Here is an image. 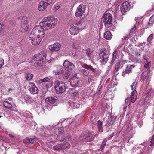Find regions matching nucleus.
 Segmentation results:
<instances>
[{
	"label": "nucleus",
	"mask_w": 154,
	"mask_h": 154,
	"mask_svg": "<svg viewBox=\"0 0 154 154\" xmlns=\"http://www.w3.org/2000/svg\"><path fill=\"white\" fill-rule=\"evenodd\" d=\"M154 22V14L152 15L150 17L149 21L148 23L149 26H151L153 24Z\"/></svg>",
	"instance_id": "obj_40"
},
{
	"label": "nucleus",
	"mask_w": 154,
	"mask_h": 154,
	"mask_svg": "<svg viewBox=\"0 0 154 154\" xmlns=\"http://www.w3.org/2000/svg\"><path fill=\"white\" fill-rule=\"evenodd\" d=\"M57 20L53 16H48L43 19L39 25L35 26L31 32L29 38L33 36H41L42 38L45 35L44 31L48 30L54 28L57 23Z\"/></svg>",
	"instance_id": "obj_1"
},
{
	"label": "nucleus",
	"mask_w": 154,
	"mask_h": 154,
	"mask_svg": "<svg viewBox=\"0 0 154 154\" xmlns=\"http://www.w3.org/2000/svg\"><path fill=\"white\" fill-rule=\"evenodd\" d=\"M44 4L47 7L52 4V0H42V1Z\"/></svg>",
	"instance_id": "obj_38"
},
{
	"label": "nucleus",
	"mask_w": 154,
	"mask_h": 154,
	"mask_svg": "<svg viewBox=\"0 0 154 154\" xmlns=\"http://www.w3.org/2000/svg\"><path fill=\"white\" fill-rule=\"evenodd\" d=\"M79 46V45L76 43H74L72 45V47L73 48L76 49Z\"/></svg>",
	"instance_id": "obj_53"
},
{
	"label": "nucleus",
	"mask_w": 154,
	"mask_h": 154,
	"mask_svg": "<svg viewBox=\"0 0 154 154\" xmlns=\"http://www.w3.org/2000/svg\"><path fill=\"white\" fill-rule=\"evenodd\" d=\"M151 141H153V142H154V134L153 135L152 137Z\"/></svg>",
	"instance_id": "obj_63"
},
{
	"label": "nucleus",
	"mask_w": 154,
	"mask_h": 154,
	"mask_svg": "<svg viewBox=\"0 0 154 154\" xmlns=\"http://www.w3.org/2000/svg\"><path fill=\"white\" fill-rule=\"evenodd\" d=\"M78 138H75L72 141V146L73 147L78 146L79 144V140Z\"/></svg>",
	"instance_id": "obj_31"
},
{
	"label": "nucleus",
	"mask_w": 154,
	"mask_h": 154,
	"mask_svg": "<svg viewBox=\"0 0 154 154\" xmlns=\"http://www.w3.org/2000/svg\"><path fill=\"white\" fill-rule=\"evenodd\" d=\"M136 29V27L135 26H134L133 28H132L131 30L130 31V32H131V35L133 34V33L134 32Z\"/></svg>",
	"instance_id": "obj_56"
},
{
	"label": "nucleus",
	"mask_w": 154,
	"mask_h": 154,
	"mask_svg": "<svg viewBox=\"0 0 154 154\" xmlns=\"http://www.w3.org/2000/svg\"><path fill=\"white\" fill-rule=\"evenodd\" d=\"M84 28V27L82 26L80 23H74L70 25L69 32L71 35H75L79 32L80 30Z\"/></svg>",
	"instance_id": "obj_4"
},
{
	"label": "nucleus",
	"mask_w": 154,
	"mask_h": 154,
	"mask_svg": "<svg viewBox=\"0 0 154 154\" xmlns=\"http://www.w3.org/2000/svg\"><path fill=\"white\" fill-rule=\"evenodd\" d=\"M23 116L26 117L30 118L32 116V114L28 111H25L23 112Z\"/></svg>",
	"instance_id": "obj_43"
},
{
	"label": "nucleus",
	"mask_w": 154,
	"mask_h": 154,
	"mask_svg": "<svg viewBox=\"0 0 154 154\" xmlns=\"http://www.w3.org/2000/svg\"><path fill=\"white\" fill-rule=\"evenodd\" d=\"M60 8V5H54V9L55 10H58Z\"/></svg>",
	"instance_id": "obj_57"
},
{
	"label": "nucleus",
	"mask_w": 154,
	"mask_h": 154,
	"mask_svg": "<svg viewBox=\"0 0 154 154\" xmlns=\"http://www.w3.org/2000/svg\"><path fill=\"white\" fill-rule=\"evenodd\" d=\"M50 79L48 77H45L39 80V83H42L44 88L48 89L50 86Z\"/></svg>",
	"instance_id": "obj_15"
},
{
	"label": "nucleus",
	"mask_w": 154,
	"mask_h": 154,
	"mask_svg": "<svg viewBox=\"0 0 154 154\" xmlns=\"http://www.w3.org/2000/svg\"><path fill=\"white\" fill-rule=\"evenodd\" d=\"M112 16L109 13H105L103 18V21L106 27H108L112 25Z\"/></svg>",
	"instance_id": "obj_7"
},
{
	"label": "nucleus",
	"mask_w": 154,
	"mask_h": 154,
	"mask_svg": "<svg viewBox=\"0 0 154 154\" xmlns=\"http://www.w3.org/2000/svg\"><path fill=\"white\" fill-rule=\"evenodd\" d=\"M64 69L63 67L61 66L58 65L55 66L54 69L53 71V74L55 75L57 78H59V75L63 72Z\"/></svg>",
	"instance_id": "obj_13"
},
{
	"label": "nucleus",
	"mask_w": 154,
	"mask_h": 154,
	"mask_svg": "<svg viewBox=\"0 0 154 154\" xmlns=\"http://www.w3.org/2000/svg\"><path fill=\"white\" fill-rule=\"evenodd\" d=\"M28 89L29 91L32 94H37L38 92V88L33 82H31L29 83L28 87Z\"/></svg>",
	"instance_id": "obj_12"
},
{
	"label": "nucleus",
	"mask_w": 154,
	"mask_h": 154,
	"mask_svg": "<svg viewBox=\"0 0 154 154\" xmlns=\"http://www.w3.org/2000/svg\"><path fill=\"white\" fill-rule=\"evenodd\" d=\"M62 74L63 78L64 79H67L70 75L71 73L69 71L64 70Z\"/></svg>",
	"instance_id": "obj_32"
},
{
	"label": "nucleus",
	"mask_w": 154,
	"mask_h": 154,
	"mask_svg": "<svg viewBox=\"0 0 154 154\" xmlns=\"http://www.w3.org/2000/svg\"><path fill=\"white\" fill-rule=\"evenodd\" d=\"M124 141V139L123 138H120L119 140L120 142L119 143H122Z\"/></svg>",
	"instance_id": "obj_61"
},
{
	"label": "nucleus",
	"mask_w": 154,
	"mask_h": 154,
	"mask_svg": "<svg viewBox=\"0 0 154 154\" xmlns=\"http://www.w3.org/2000/svg\"><path fill=\"white\" fill-rule=\"evenodd\" d=\"M145 61L144 62V67L146 69H149L151 63L150 62H148V59L146 58H144Z\"/></svg>",
	"instance_id": "obj_33"
},
{
	"label": "nucleus",
	"mask_w": 154,
	"mask_h": 154,
	"mask_svg": "<svg viewBox=\"0 0 154 154\" xmlns=\"http://www.w3.org/2000/svg\"><path fill=\"white\" fill-rule=\"evenodd\" d=\"M80 71L81 72V73L85 76H87L89 74L88 71L84 69H81L80 70Z\"/></svg>",
	"instance_id": "obj_39"
},
{
	"label": "nucleus",
	"mask_w": 154,
	"mask_h": 154,
	"mask_svg": "<svg viewBox=\"0 0 154 154\" xmlns=\"http://www.w3.org/2000/svg\"><path fill=\"white\" fill-rule=\"evenodd\" d=\"M46 54L45 53L42 52L40 53L39 54L35 55L34 56V60L38 62L35 63V65H39V64H41L42 63L44 62L46 59Z\"/></svg>",
	"instance_id": "obj_8"
},
{
	"label": "nucleus",
	"mask_w": 154,
	"mask_h": 154,
	"mask_svg": "<svg viewBox=\"0 0 154 154\" xmlns=\"http://www.w3.org/2000/svg\"><path fill=\"white\" fill-rule=\"evenodd\" d=\"M26 100L28 101L30 103H32L34 101L33 98L28 95H27Z\"/></svg>",
	"instance_id": "obj_47"
},
{
	"label": "nucleus",
	"mask_w": 154,
	"mask_h": 154,
	"mask_svg": "<svg viewBox=\"0 0 154 154\" xmlns=\"http://www.w3.org/2000/svg\"><path fill=\"white\" fill-rule=\"evenodd\" d=\"M135 20L136 21V23H139V21H140V19L138 17H136L135 18Z\"/></svg>",
	"instance_id": "obj_58"
},
{
	"label": "nucleus",
	"mask_w": 154,
	"mask_h": 154,
	"mask_svg": "<svg viewBox=\"0 0 154 154\" xmlns=\"http://www.w3.org/2000/svg\"><path fill=\"white\" fill-rule=\"evenodd\" d=\"M101 63L103 64H105L107 62L109 56L107 50L105 49H102L99 54Z\"/></svg>",
	"instance_id": "obj_6"
},
{
	"label": "nucleus",
	"mask_w": 154,
	"mask_h": 154,
	"mask_svg": "<svg viewBox=\"0 0 154 154\" xmlns=\"http://www.w3.org/2000/svg\"><path fill=\"white\" fill-rule=\"evenodd\" d=\"M57 99V97H50L45 99V101L48 103L53 104L56 102Z\"/></svg>",
	"instance_id": "obj_25"
},
{
	"label": "nucleus",
	"mask_w": 154,
	"mask_h": 154,
	"mask_svg": "<svg viewBox=\"0 0 154 154\" xmlns=\"http://www.w3.org/2000/svg\"><path fill=\"white\" fill-rule=\"evenodd\" d=\"M38 141V139L35 137L30 138H26L23 140V142L26 144L35 143Z\"/></svg>",
	"instance_id": "obj_22"
},
{
	"label": "nucleus",
	"mask_w": 154,
	"mask_h": 154,
	"mask_svg": "<svg viewBox=\"0 0 154 154\" xmlns=\"http://www.w3.org/2000/svg\"><path fill=\"white\" fill-rule=\"evenodd\" d=\"M148 148L147 147H145L144 149L140 153H139L138 154H148Z\"/></svg>",
	"instance_id": "obj_48"
},
{
	"label": "nucleus",
	"mask_w": 154,
	"mask_h": 154,
	"mask_svg": "<svg viewBox=\"0 0 154 154\" xmlns=\"http://www.w3.org/2000/svg\"><path fill=\"white\" fill-rule=\"evenodd\" d=\"M125 62L126 61H121L117 63L116 66V70L118 71L119 69L123 67V65L125 63Z\"/></svg>",
	"instance_id": "obj_29"
},
{
	"label": "nucleus",
	"mask_w": 154,
	"mask_h": 154,
	"mask_svg": "<svg viewBox=\"0 0 154 154\" xmlns=\"http://www.w3.org/2000/svg\"><path fill=\"white\" fill-rule=\"evenodd\" d=\"M33 76V75L30 73H27L26 75V79L28 80H30Z\"/></svg>",
	"instance_id": "obj_42"
},
{
	"label": "nucleus",
	"mask_w": 154,
	"mask_h": 154,
	"mask_svg": "<svg viewBox=\"0 0 154 154\" xmlns=\"http://www.w3.org/2000/svg\"><path fill=\"white\" fill-rule=\"evenodd\" d=\"M150 146H154V142H153L151 141H150Z\"/></svg>",
	"instance_id": "obj_59"
},
{
	"label": "nucleus",
	"mask_w": 154,
	"mask_h": 154,
	"mask_svg": "<svg viewBox=\"0 0 154 154\" xmlns=\"http://www.w3.org/2000/svg\"><path fill=\"white\" fill-rule=\"evenodd\" d=\"M107 140L104 139L102 141L100 146V149L101 151H103L106 145Z\"/></svg>",
	"instance_id": "obj_41"
},
{
	"label": "nucleus",
	"mask_w": 154,
	"mask_h": 154,
	"mask_svg": "<svg viewBox=\"0 0 154 154\" xmlns=\"http://www.w3.org/2000/svg\"><path fill=\"white\" fill-rule=\"evenodd\" d=\"M3 104L5 108H8L9 109L12 107V105L7 101H4Z\"/></svg>",
	"instance_id": "obj_37"
},
{
	"label": "nucleus",
	"mask_w": 154,
	"mask_h": 154,
	"mask_svg": "<svg viewBox=\"0 0 154 154\" xmlns=\"http://www.w3.org/2000/svg\"><path fill=\"white\" fill-rule=\"evenodd\" d=\"M101 82H100V84L98 87V88L97 89V91H98V93L99 92L100 90L101 89L102 87V85H101Z\"/></svg>",
	"instance_id": "obj_55"
},
{
	"label": "nucleus",
	"mask_w": 154,
	"mask_h": 154,
	"mask_svg": "<svg viewBox=\"0 0 154 154\" xmlns=\"http://www.w3.org/2000/svg\"><path fill=\"white\" fill-rule=\"evenodd\" d=\"M86 7L85 5L82 4H81L77 8L75 15L76 17L82 16L85 12Z\"/></svg>",
	"instance_id": "obj_11"
},
{
	"label": "nucleus",
	"mask_w": 154,
	"mask_h": 154,
	"mask_svg": "<svg viewBox=\"0 0 154 154\" xmlns=\"http://www.w3.org/2000/svg\"><path fill=\"white\" fill-rule=\"evenodd\" d=\"M118 54V51L116 50L114 51L112 54V60L111 61V66H112L113 64L112 63L117 58V57Z\"/></svg>",
	"instance_id": "obj_36"
},
{
	"label": "nucleus",
	"mask_w": 154,
	"mask_h": 154,
	"mask_svg": "<svg viewBox=\"0 0 154 154\" xmlns=\"http://www.w3.org/2000/svg\"><path fill=\"white\" fill-rule=\"evenodd\" d=\"M67 139H63L61 141V143L57 145L53 146V149L55 150L60 151L62 149H64L70 147V145L67 142Z\"/></svg>",
	"instance_id": "obj_5"
},
{
	"label": "nucleus",
	"mask_w": 154,
	"mask_h": 154,
	"mask_svg": "<svg viewBox=\"0 0 154 154\" xmlns=\"http://www.w3.org/2000/svg\"><path fill=\"white\" fill-rule=\"evenodd\" d=\"M117 119V117L116 116L109 115L107 120V123L109 126L112 125L114 124Z\"/></svg>",
	"instance_id": "obj_21"
},
{
	"label": "nucleus",
	"mask_w": 154,
	"mask_h": 154,
	"mask_svg": "<svg viewBox=\"0 0 154 154\" xmlns=\"http://www.w3.org/2000/svg\"><path fill=\"white\" fill-rule=\"evenodd\" d=\"M97 125L98 128V130L100 132H102L103 131L102 127V122L100 120H99L97 122Z\"/></svg>",
	"instance_id": "obj_35"
},
{
	"label": "nucleus",
	"mask_w": 154,
	"mask_h": 154,
	"mask_svg": "<svg viewBox=\"0 0 154 154\" xmlns=\"http://www.w3.org/2000/svg\"><path fill=\"white\" fill-rule=\"evenodd\" d=\"M135 66L134 65H127L126 69L125 71L123 72L122 75L124 77L126 74H128L129 73L131 72L132 69L134 68Z\"/></svg>",
	"instance_id": "obj_24"
},
{
	"label": "nucleus",
	"mask_w": 154,
	"mask_h": 154,
	"mask_svg": "<svg viewBox=\"0 0 154 154\" xmlns=\"http://www.w3.org/2000/svg\"><path fill=\"white\" fill-rule=\"evenodd\" d=\"M131 36V32L128 35H126L123 37V38L122 39H124L125 40H127Z\"/></svg>",
	"instance_id": "obj_50"
},
{
	"label": "nucleus",
	"mask_w": 154,
	"mask_h": 154,
	"mask_svg": "<svg viewBox=\"0 0 154 154\" xmlns=\"http://www.w3.org/2000/svg\"><path fill=\"white\" fill-rule=\"evenodd\" d=\"M10 110L12 111H17V109L16 108V106L14 104L12 105V107L10 109Z\"/></svg>",
	"instance_id": "obj_49"
},
{
	"label": "nucleus",
	"mask_w": 154,
	"mask_h": 154,
	"mask_svg": "<svg viewBox=\"0 0 154 154\" xmlns=\"http://www.w3.org/2000/svg\"><path fill=\"white\" fill-rule=\"evenodd\" d=\"M88 80L89 82H92L94 80V77L91 75H89Z\"/></svg>",
	"instance_id": "obj_51"
},
{
	"label": "nucleus",
	"mask_w": 154,
	"mask_h": 154,
	"mask_svg": "<svg viewBox=\"0 0 154 154\" xmlns=\"http://www.w3.org/2000/svg\"><path fill=\"white\" fill-rule=\"evenodd\" d=\"M137 92L136 90H134L131 94L130 99L132 103H134L137 98Z\"/></svg>",
	"instance_id": "obj_27"
},
{
	"label": "nucleus",
	"mask_w": 154,
	"mask_h": 154,
	"mask_svg": "<svg viewBox=\"0 0 154 154\" xmlns=\"http://www.w3.org/2000/svg\"><path fill=\"white\" fill-rule=\"evenodd\" d=\"M81 139L84 140L85 141H91L93 138V135L91 134L88 133L85 134L84 133H82L81 135Z\"/></svg>",
	"instance_id": "obj_19"
},
{
	"label": "nucleus",
	"mask_w": 154,
	"mask_h": 154,
	"mask_svg": "<svg viewBox=\"0 0 154 154\" xmlns=\"http://www.w3.org/2000/svg\"><path fill=\"white\" fill-rule=\"evenodd\" d=\"M61 47L60 44L57 42L50 45L48 46V48L51 51H57Z\"/></svg>",
	"instance_id": "obj_20"
},
{
	"label": "nucleus",
	"mask_w": 154,
	"mask_h": 154,
	"mask_svg": "<svg viewBox=\"0 0 154 154\" xmlns=\"http://www.w3.org/2000/svg\"><path fill=\"white\" fill-rule=\"evenodd\" d=\"M28 18L25 16L23 17L21 20V27L20 30L22 32H25L28 29Z\"/></svg>",
	"instance_id": "obj_10"
},
{
	"label": "nucleus",
	"mask_w": 154,
	"mask_h": 154,
	"mask_svg": "<svg viewBox=\"0 0 154 154\" xmlns=\"http://www.w3.org/2000/svg\"><path fill=\"white\" fill-rule=\"evenodd\" d=\"M153 38V35L152 34H150L149 36L148 37L147 41L150 42Z\"/></svg>",
	"instance_id": "obj_52"
},
{
	"label": "nucleus",
	"mask_w": 154,
	"mask_h": 154,
	"mask_svg": "<svg viewBox=\"0 0 154 154\" xmlns=\"http://www.w3.org/2000/svg\"><path fill=\"white\" fill-rule=\"evenodd\" d=\"M55 130V128L50 125L48 126L46 128L43 126H41L40 131L42 132V134L43 136L48 137L50 135H55L56 134Z\"/></svg>",
	"instance_id": "obj_2"
},
{
	"label": "nucleus",
	"mask_w": 154,
	"mask_h": 154,
	"mask_svg": "<svg viewBox=\"0 0 154 154\" xmlns=\"http://www.w3.org/2000/svg\"><path fill=\"white\" fill-rule=\"evenodd\" d=\"M41 36H33L32 38H29V39L31 40L32 44L34 45H38L39 44L41 41V39L40 38Z\"/></svg>",
	"instance_id": "obj_23"
},
{
	"label": "nucleus",
	"mask_w": 154,
	"mask_h": 154,
	"mask_svg": "<svg viewBox=\"0 0 154 154\" xmlns=\"http://www.w3.org/2000/svg\"><path fill=\"white\" fill-rule=\"evenodd\" d=\"M76 75H74V76L69 80L70 82L72 87H79L80 82L79 79L76 77Z\"/></svg>",
	"instance_id": "obj_17"
},
{
	"label": "nucleus",
	"mask_w": 154,
	"mask_h": 154,
	"mask_svg": "<svg viewBox=\"0 0 154 154\" xmlns=\"http://www.w3.org/2000/svg\"><path fill=\"white\" fill-rule=\"evenodd\" d=\"M125 103L124 105H123V108L124 109V111H125V109L127 107L128 103V97L125 100Z\"/></svg>",
	"instance_id": "obj_46"
},
{
	"label": "nucleus",
	"mask_w": 154,
	"mask_h": 154,
	"mask_svg": "<svg viewBox=\"0 0 154 154\" xmlns=\"http://www.w3.org/2000/svg\"><path fill=\"white\" fill-rule=\"evenodd\" d=\"M104 37L107 40H110L112 37V35L109 31L105 32L104 33Z\"/></svg>",
	"instance_id": "obj_30"
},
{
	"label": "nucleus",
	"mask_w": 154,
	"mask_h": 154,
	"mask_svg": "<svg viewBox=\"0 0 154 154\" xmlns=\"http://www.w3.org/2000/svg\"><path fill=\"white\" fill-rule=\"evenodd\" d=\"M92 52V51L90 48H88L85 50V53L87 56L90 57L91 55V53Z\"/></svg>",
	"instance_id": "obj_45"
},
{
	"label": "nucleus",
	"mask_w": 154,
	"mask_h": 154,
	"mask_svg": "<svg viewBox=\"0 0 154 154\" xmlns=\"http://www.w3.org/2000/svg\"><path fill=\"white\" fill-rule=\"evenodd\" d=\"M78 102V101L75 100L73 101L69 102V105L72 109L78 108L80 107V105Z\"/></svg>",
	"instance_id": "obj_26"
},
{
	"label": "nucleus",
	"mask_w": 154,
	"mask_h": 154,
	"mask_svg": "<svg viewBox=\"0 0 154 154\" xmlns=\"http://www.w3.org/2000/svg\"><path fill=\"white\" fill-rule=\"evenodd\" d=\"M63 66L65 67V70L70 72L75 67V65L72 62L67 60H65L64 62Z\"/></svg>",
	"instance_id": "obj_16"
},
{
	"label": "nucleus",
	"mask_w": 154,
	"mask_h": 154,
	"mask_svg": "<svg viewBox=\"0 0 154 154\" xmlns=\"http://www.w3.org/2000/svg\"><path fill=\"white\" fill-rule=\"evenodd\" d=\"M137 84V82L136 81H134L132 85H131L132 91L134 90H136V85Z\"/></svg>",
	"instance_id": "obj_44"
},
{
	"label": "nucleus",
	"mask_w": 154,
	"mask_h": 154,
	"mask_svg": "<svg viewBox=\"0 0 154 154\" xmlns=\"http://www.w3.org/2000/svg\"><path fill=\"white\" fill-rule=\"evenodd\" d=\"M148 90L146 91L144 99L145 102H146L148 103L150 102V100H152V98L154 97V91L150 88H148L147 87V89Z\"/></svg>",
	"instance_id": "obj_9"
},
{
	"label": "nucleus",
	"mask_w": 154,
	"mask_h": 154,
	"mask_svg": "<svg viewBox=\"0 0 154 154\" xmlns=\"http://www.w3.org/2000/svg\"><path fill=\"white\" fill-rule=\"evenodd\" d=\"M47 7L42 1H41L39 4L38 8V10L40 11H43L46 9Z\"/></svg>",
	"instance_id": "obj_28"
},
{
	"label": "nucleus",
	"mask_w": 154,
	"mask_h": 154,
	"mask_svg": "<svg viewBox=\"0 0 154 154\" xmlns=\"http://www.w3.org/2000/svg\"><path fill=\"white\" fill-rule=\"evenodd\" d=\"M9 135L10 137H12V138H14V137H15L14 135L12 134H9Z\"/></svg>",
	"instance_id": "obj_60"
},
{
	"label": "nucleus",
	"mask_w": 154,
	"mask_h": 154,
	"mask_svg": "<svg viewBox=\"0 0 154 154\" xmlns=\"http://www.w3.org/2000/svg\"><path fill=\"white\" fill-rule=\"evenodd\" d=\"M54 85L57 93H62L66 90L65 84L63 81L56 80L54 83Z\"/></svg>",
	"instance_id": "obj_3"
},
{
	"label": "nucleus",
	"mask_w": 154,
	"mask_h": 154,
	"mask_svg": "<svg viewBox=\"0 0 154 154\" xmlns=\"http://www.w3.org/2000/svg\"><path fill=\"white\" fill-rule=\"evenodd\" d=\"M131 8L130 4L128 2L125 1L123 2L120 8L122 14H124L126 12L129 11Z\"/></svg>",
	"instance_id": "obj_14"
},
{
	"label": "nucleus",
	"mask_w": 154,
	"mask_h": 154,
	"mask_svg": "<svg viewBox=\"0 0 154 154\" xmlns=\"http://www.w3.org/2000/svg\"><path fill=\"white\" fill-rule=\"evenodd\" d=\"M141 79L144 81V83H145L146 86L148 85L149 83L150 77L148 75V73L147 72H143L141 74Z\"/></svg>",
	"instance_id": "obj_18"
},
{
	"label": "nucleus",
	"mask_w": 154,
	"mask_h": 154,
	"mask_svg": "<svg viewBox=\"0 0 154 154\" xmlns=\"http://www.w3.org/2000/svg\"><path fill=\"white\" fill-rule=\"evenodd\" d=\"M82 67L86 69L91 70L93 72H95V69L93 68L92 66L88 65L86 64H84Z\"/></svg>",
	"instance_id": "obj_34"
},
{
	"label": "nucleus",
	"mask_w": 154,
	"mask_h": 154,
	"mask_svg": "<svg viewBox=\"0 0 154 154\" xmlns=\"http://www.w3.org/2000/svg\"><path fill=\"white\" fill-rule=\"evenodd\" d=\"M73 94L74 95L76 96L78 94V92H75L73 93Z\"/></svg>",
	"instance_id": "obj_62"
},
{
	"label": "nucleus",
	"mask_w": 154,
	"mask_h": 154,
	"mask_svg": "<svg viewBox=\"0 0 154 154\" xmlns=\"http://www.w3.org/2000/svg\"><path fill=\"white\" fill-rule=\"evenodd\" d=\"M12 90V89H11V88H10L8 89V92H10Z\"/></svg>",
	"instance_id": "obj_64"
},
{
	"label": "nucleus",
	"mask_w": 154,
	"mask_h": 154,
	"mask_svg": "<svg viewBox=\"0 0 154 154\" xmlns=\"http://www.w3.org/2000/svg\"><path fill=\"white\" fill-rule=\"evenodd\" d=\"M4 63V61L2 58H0V69L3 66Z\"/></svg>",
	"instance_id": "obj_54"
}]
</instances>
